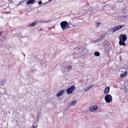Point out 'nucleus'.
<instances>
[{
	"instance_id": "obj_1",
	"label": "nucleus",
	"mask_w": 128,
	"mask_h": 128,
	"mask_svg": "<svg viewBox=\"0 0 128 128\" xmlns=\"http://www.w3.org/2000/svg\"><path fill=\"white\" fill-rule=\"evenodd\" d=\"M70 24H68L66 21H65L62 22L60 23V25L62 30H64L68 28H70V26H68Z\"/></svg>"
},
{
	"instance_id": "obj_2",
	"label": "nucleus",
	"mask_w": 128,
	"mask_h": 128,
	"mask_svg": "<svg viewBox=\"0 0 128 128\" xmlns=\"http://www.w3.org/2000/svg\"><path fill=\"white\" fill-rule=\"evenodd\" d=\"M124 26V25H119L117 26H115L114 28H110L109 30V31L110 32H112V33H113L117 30L120 29Z\"/></svg>"
},
{
	"instance_id": "obj_3",
	"label": "nucleus",
	"mask_w": 128,
	"mask_h": 128,
	"mask_svg": "<svg viewBox=\"0 0 128 128\" xmlns=\"http://www.w3.org/2000/svg\"><path fill=\"white\" fill-rule=\"evenodd\" d=\"M105 100L107 103L110 102L112 100V96L109 94H107L105 97Z\"/></svg>"
},
{
	"instance_id": "obj_4",
	"label": "nucleus",
	"mask_w": 128,
	"mask_h": 128,
	"mask_svg": "<svg viewBox=\"0 0 128 128\" xmlns=\"http://www.w3.org/2000/svg\"><path fill=\"white\" fill-rule=\"evenodd\" d=\"M75 88L74 86L72 85L70 87L68 88L66 90L67 93L68 94H71L72 92L73 91Z\"/></svg>"
},
{
	"instance_id": "obj_5",
	"label": "nucleus",
	"mask_w": 128,
	"mask_h": 128,
	"mask_svg": "<svg viewBox=\"0 0 128 128\" xmlns=\"http://www.w3.org/2000/svg\"><path fill=\"white\" fill-rule=\"evenodd\" d=\"M98 106L97 105H95L92 106L90 109V112L96 111L98 108Z\"/></svg>"
},
{
	"instance_id": "obj_6",
	"label": "nucleus",
	"mask_w": 128,
	"mask_h": 128,
	"mask_svg": "<svg viewBox=\"0 0 128 128\" xmlns=\"http://www.w3.org/2000/svg\"><path fill=\"white\" fill-rule=\"evenodd\" d=\"M120 38L122 40L126 41L127 39V37L124 34H121L119 37V40Z\"/></svg>"
},
{
	"instance_id": "obj_7",
	"label": "nucleus",
	"mask_w": 128,
	"mask_h": 128,
	"mask_svg": "<svg viewBox=\"0 0 128 128\" xmlns=\"http://www.w3.org/2000/svg\"><path fill=\"white\" fill-rule=\"evenodd\" d=\"M105 35L104 34H103L102 35H101L97 39H96L95 41V42H97L98 41H100L102 40L103 38L104 37Z\"/></svg>"
},
{
	"instance_id": "obj_8",
	"label": "nucleus",
	"mask_w": 128,
	"mask_h": 128,
	"mask_svg": "<svg viewBox=\"0 0 128 128\" xmlns=\"http://www.w3.org/2000/svg\"><path fill=\"white\" fill-rule=\"evenodd\" d=\"M120 41L119 42V44L120 45H122L125 46L126 45V43L124 42L125 41L122 40H121L120 38Z\"/></svg>"
},
{
	"instance_id": "obj_9",
	"label": "nucleus",
	"mask_w": 128,
	"mask_h": 128,
	"mask_svg": "<svg viewBox=\"0 0 128 128\" xmlns=\"http://www.w3.org/2000/svg\"><path fill=\"white\" fill-rule=\"evenodd\" d=\"M61 90H60V92L57 94V95L58 98L60 97L61 95L64 93L65 92L64 90H63L62 91H61Z\"/></svg>"
},
{
	"instance_id": "obj_10",
	"label": "nucleus",
	"mask_w": 128,
	"mask_h": 128,
	"mask_svg": "<svg viewBox=\"0 0 128 128\" xmlns=\"http://www.w3.org/2000/svg\"><path fill=\"white\" fill-rule=\"evenodd\" d=\"M110 88L109 87H106L105 88L104 91L105 94H107L109 92Z\"/></svg>"
},
{
	"instance_id": "obj_11",
	"label": "nucleus",
	"mask_w": 128,
	"mask_h": 128,
	"mask_svg": "<svg viewBox=\"0 0 128 128\" xmlns=\"http://www.w3.org/2000/svg\"><path fill=\"white\" fill-rule=\"evenodd\" d=\"M127 75V72L126 71L124 72L121 74V76L122 78H124Z\"/></svg>"
},
{
	"instance_id": "obj_12",
	"label": "nucleus",
	"mask_w": 128,
	"mask_h": 128,
	"mask_svg": "<svg viewBox=\"0 0 128 128\" xmlns=\"http://www.w3.org/2000/svg\"><path fill=\"white\" fill-rule=\"evenodd\" d=\"M34 0H29L27 2V4H32L34 1Z\"/></svg>"
},
{
	"instance_id": "obj_13",
	"label": "nucleus",
	"mask_w": 128,
	"mask_h": 128,
	"mask_svg": "<svg viewBox=\"0 0 128 128\" xmlns=\"http://www.w3.org/2000/svg\"><path fill=\"white\" fill-rule=\"evenodd\" d=\"M37 23V22H33L31 23L30 25H28V26L30 27V26H33L36 25Z\"/></svg>"
},
{
	"instance_id": "obj_14",
	"label": "nucleus",
	"mask_w": 128,
	"mask_h": 128,
	"mask_svg": "<svg viewBox=\"0 0 128 128\" xmlns=\"http://www.w3.org/2000/svg\"><path fill=\"white\" fill-rule=\"evenodd\" d=\"M67 69H68V70L70 72L72 68V66H66Z\"/></svg>"
},
{
	"instance_id": "obj_15",
	"label": "nucleus",
	"mask_w": 128,
	"mask_h": 128,
	"mask_svg": "<svg viewBox=\"0 0 128 128\" xmlns=\"http://www.w3.org/2000/svg\"><path fill=\"white\" fill-rule=\"evenodd\" d=\"M67 68H66L65 67H63L62 68V72H63V73H64V72H66V71Z\"/></svg>"
},
{
	"instance_id": "obj_16",
	"label": "nucleus",
	"mask_w": 128,
	"mask_h": 128,
	"mask_svg": "<svg viewBox=\"0 0 128 128\" xmlns=\"http://www.w3.org/2000/svg\"><path fill=\"white\" fill-rule=\"evenodd\" d=\"M94 55L96 56H98L100 55V53L98 52H94Z\"/></svg>"
},
{
	"instance_id": "obj_17",
	"label": "nucleus",
	"mask_w": 128,
	"mask_h": 128,
	"mask_svg": "<svg viewBox=\"0 0 128 128\" xmlns=\"http://www.w3.org/2000/svg\"><path fill=\"white\" fill-rule=\"evenodd\" d=\"M37 125L36 124H35L32 125V127H30V128H37Z\"/></svg>"
},
{
	"instance_id": "obj_18",
	"label": "nucleus",
	"mask_w": 128,
	"mask_h": 128,
	"mask_svg": "<svg viewBox=\"0 0 128 128\" xmlns=\"http://www.w3.org/2000/svg\"><path fill=\"white\" fill-rule=\"evenodd\" d=\"M92 86H89L88 87L85 89V90L86 91H88L91 88Z\"/></svg>"
},
{
	"instance_id": "obj_19",
	"label": "nucleus",
	"mask_w": 128,
	"mask_h": 128,
	"mask_svg": "<svg viewBox=\"0 0 128 128\" xmlns=\"http://www.w3.org/2000/svg\"><path fill=\"white\" fill-rule=\"evenodd\" d=\"M76 103V100L74 101L71 103V105H74Z\"/></svg>"
},
{
	"instance_id": "obj_20",
	"label": "nucleus",
	"mask_w": 128,
	"mask_h": 128,
	"mask_svg": "<svg viewBox=\"0 0 128 128\" xmlns=\"http://www.w3.org/2000/svg\"><path fill=\"white\" fill-rule=\"evenodd\" d=\"M104 43V44L105 43V44L106 46H108L110 44V43L109 42H106V41H105Z\"/></svg>"
},
{
	"instance_id": "obj_21",
	"label": "nucleus",
	"mask_w": 128,
	"mask_h": 128,
	"mask_svg": "<svg viewBox=\"0 0 128 128\" xmlns=\"http://www.w3.org/2000/svg\"><path fill=\"white\" fill-rule=\"evenodd\" d=\"M101 24V23L98 22H97L96 24V26L97 27H98Z\"/></svg>"
},
{
	"instance_id": "obj_22",
	"label": "nucleus",
	"mask_w": 128,
	"mask_h": 128,
	"mask_svg": "<svg viewBox=\"0 0 128 128\" xmlns=\"http://www.w3.org/2000/svg\"><path fill=\"white\" fill-rule=\"evenodd\" d=\"M1 82V84L3 85H4L5 84V81H2Z\"/></svg>"
},
{
	"instance_id": "obj_23",
	"label": "nucleus",
	"mask_w": 128,
	"mask_h": 128,
	"mask_svg": "<svg viewBox=\"0 0 128 128\" xmlns=\"http://www.w3.org/2000/svg\"><path fill=\"white\" fill-rule=\"evenodd\" d=\"M123 0H116V1L117 2H122Z\"/></svg>"
},
{
	"instance_id": "obj_24",
	"label": "nucleus",
	"mask_w": 128,
	"mask_h": 128,
	"mask_svg": "<svg viewBox=\"0 0 128 128\" xmlns=\"http://www.w3.org/2000/svg\"><path fill=\"white\" fill-rule=\"evenodd\" d=\"M51 20H48V21H42V22H46V23H48V22H51Z\"/></svg>"
},
{
	"instance_id": "obj_25",
	"label": "nucleus",
	"mask_w": 128,
	"mask_h": 128,
	"mask_svg": "<svg viewBox=\"0 0 128 128\" xmlns=\"http://www.w3.org/2000/svg\"><path fill=\"white\" fill-rule=\"evenodd\" d=\"M36 69H33L31 70V72L32 73H33L34 72L36 71Z\"/></svg>"
},
{
	"instance_id": "obj_26",
	"label": "nucleus",
	"mask_w": 128,
	"mask_h": 128,
	"mask_svg": "<svg viewBox=\"0 0 128 128\" xmlns=\"http://www.w3.org/2000/svg\"><path fill=\"white\" fill-rule=\"evenodd\" d=\"M93 9L92 10H91L90 11V12H93V11L94 10H95V8H92Z\"/></svg>"
},
{
	"instance_id": "obj_27",
	"label": "nucleus",
	"mask_w": 128,
	"mask_h": 128,
	"mask_svg": "<svg viewBox=\"0 0 128 128\" xmlns=\"http://www.w3.org/2000/svg\"><path fill=\"white\" fill-rule=\"evenodd\" d=\"M68 107L67 108H66L65 110H64L63 111L64 112H65L66 111H68Z\"/></svg>"
},
{
	"instance_id": "obj_28",
	"label": "nucleus",
	"mask_w": 128,
	"mask_h": 128,
	"mask_svg": "<svg viewBox=\"0 0 128 128\" xmlns=\"http://www.w3.org/2000/svg\"><path fill=\"white\" fill-rule=\"evenodd\" d=\"M42 3V2L41 1H39L38 2V4L39 5H40Z\"/></svg>"
},
{
	"instance_id": "obj_29",
	"label": "nucleus",
	"mask_w": 128,
	"mask_h": 128,
	"mask_svg": "<svg viewBox=\"0 0 128 128\" xmlns=\"http://www.w3.org/2000/svg\"><path fill=\"white\" fill-rule=\"evenodd\" d=\"M40 114L39 113V112L38 114V115H37V118H39V116H40Z\"/></svg>"
},
{
	"instance_id": "obj_30",
	"label": "nucleus",
	"mask_w": 128,
	"mask_h": 128,
	"mask_svg": "<svg viewBox=\"0 0 128 128\" xmlns=\"http://www.w3.org/2000/svg\"><path fill=\"white\" fill-rule=\"evenodd\" d=\"M37 22H38L39 23H40V22H42V20H40V21H37Z\"/></svg>"
},
{
	"instance_id": "obj_31",
	"label": "nucleus",
	"mask_w": 128,
	"mask_h": 128,
	"mask_svg": "<svg viewBox=\"0 0 128 128\" xmlns=\"http://www.w3.org/2000/svg\"><path fill=\"white\" fill-rule=\"evenodd\" d=\"M123 18H126V16H123Z\"/></svg>"
},
{
	"instance_id": "obj_32",
	"label": "nucleus",
	"mask_w": 128,
	"mask_h": 128,
	"mask_svg": "<svg viewBox=\"0 0 128 128\" xmlns=\"http://www.w3.org/2000/svg\"><path fill=\"white\" fill-rule=\"evenodd\" d=\"M52 0H49L48 2H50V1H52Z\"/></svg>"
},
{
	"instance_id": "obj_33",
	"label": "nucleus",
	"mask_w": 128,
	"mask_h": 128,
	"mask_svg": "<svg viewBox=\"0 0 128 128\" xmlns=\"http://www.w3.org/2000/svg\"><path fill=\"white\" fill-rule=\"evenodd\" d=\"M43 30V29H42V28H40V30Z\"/></svg>"
},
{
	"instance_id": "obj_34",
	"label": "nucleus",
	"mask_w": 128,
	"mask_h": 128,
	"mask_svg": "<svg viewBox=\"0 0 128 128\" xmlns=\"http://www.w3.org/2000/svg\"><path fill=\"white\" fill-rule=\"evenodd\" d=\"M24 56H25V54H24Z\"/></svg>"
}]
</instances>
